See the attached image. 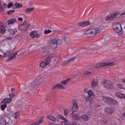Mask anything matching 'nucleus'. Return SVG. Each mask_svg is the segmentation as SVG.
Segmentation results:
<instances>
[{
  "instance_id": "obj_7",
  "label": "nucleus",
  "mask_w": 125,
  "mask_h": 125,
  "mask_svg": "<svg viewBox=\"0 0 125 125\" xmlns=\"http://www.w3.org/2000/svg\"><path fill=\"white\" fill-rule=\"evenodd\" d=\"M56 42V40H52L50 42V46L51 48L52 49H54L57 47V44Z\"/></svg>"
},
{
  "instance_id": "obj_56",
  "label": "nucleus",
  "mask_w": 125,
  "mask_h": 125,
  "mask_svg": "<svg viewBox=\"0 0 125 125\" xmlns=\"http://www.w3.org/2000/svg\"><path fill=\"white\" fill-rule=\"evenodd\" d=\"M76 125V122L75 121H73V122L72 123H70L69 125Z\"/></svg>"
},
{
  "instance_id": "obj_33",
  "label": "nucleus",
  "mask_w": 125,
  "mask_h": 125,
  "mask_svg": "<svg viewBox=\"0 0 125 125\" xmlns=\"http://www.w3.org/2000/svg\"><path fill=\"white\" fill-rule=\"evenodd\" d=\"M19 112H15L12 115V116L15 119H17L19 116Z\"/></svg>"
},
{
  "instance_id": "obj_18",
  "label": "nucleus",
  "mask_w": 125,
  "mask_h": 125,
  "mask_svg": "<svg viewBox=\"0 0 125 125\" xmlns=\"http://www.w3.org/2000/svg\"><path fill=\"white\" fill-rule=\"evenodd\" d=\"M50 50V47L49 46H44L43 47L42 51L44 52H48Z\"/></svg>"
},
{
  "instance_id": "obj_12",
  "label": "nucleus",
  "mask_w": 125,
  "mask_h": 125,
  "mask_svg": "<svg viewBox=\"0 0 125 125\" xmlns=\"http://www.w3.org/2000/svg\"><path fill=\"white\" fill-rule=\"evenodd\" d=\"M12 100V99L9 98H5L3 99L1 102V104H9Z\"/></svg>"
},
{
  "instance_id": "obj_60",
  "label": "nucleus",
  "mask_w": 125,
  "mask_h": 125,
  "mask_svg": "<svg viewBox=\"0 0 125 125\" xmlns=\"http://www.w3.org/2000/svg\"><path fill=\"white\" fill-rule=\"evenodd\" d=\"M47 117L49 119L51 120L52 119V118H53V117L52 116L50 115H48Z\"/></svg>"
},
{
  "instance_id": "obj_53",
  "label": "nucleus",
  "mask_w": 125,
  "mask_h": 125,
  "mask_svg": "<svg viewBox=\"0 0 125 125\" xmlns=\"http://www.w3.org/2000/svg\"><path fill=\"white\" fill-rule=\"evenodd\" d=\"M68 110L67 109H65L64 111V115L66 116L67 114L68 113Z\"/></svg>"
},
{
  "instance_id": "obj_42",
  "label": "nucleus",
  "mask_w": 125,
  "mask_h": 125,
  "mask_svg": "<svg viewBox=\"0 0 125 125\" xmlns=\"http://www.w3.org/2000/svg\"><path fill=\"white\" fill-rule=\"evenodd\" d=\"M58 88L61 89H65V88L62 84H58Z\"/></svg>"
},
{
  "instance_id": "obj_41",
  "label": "nucleus",
  "mask_w": 125,
  "mask_h": 125,
  "mask_svg": "<svg viewBox=\"0 0 125 125\" xmlns=\"http://www.w3.org/2000/svg\"><path fill=\"white\" fill-rule=\"evenodd\" d=\"M17 30L16 28L13 29L12 30H11V31H10V33L11 34L14 35L15 34V32L17 31Z\"/></svg>"
},
{
  "instance_id": "obj_6",
  "label": "nucleus",
  "mask_w": 125,
  "mask_h": 125,
  "mask_svg": "<svg viewBox=\"0 0 125 125\" xmlns=\"http://www.w3.org/2000/svg\"><path fill=\"white\" fill-rule=\"evenodd\" d=\"M38 85L37 83H36L35 80L33 81L30 83L28 87V89L30 91H32L36 87V86Z\"/></svg>"
},
{
  "instance_id": "obj_30",
  "label": "nucleus",
  "mask_w": 125,
  "mask_h": 125,
  "mask_svg": "<svg viewBox=\"0 0 125 125\" xmlns=\"http://www.w3.org/2000/svg\"><path fill=\"white\" fill-rule=\"evenodd\" d=\"M72 118L77 121H78L79 120V117L78 115L74 114L72 115Z\"/></svg>"
},
{
  "instance_id": "obj_63",
  "label": "nucleus",
  "mask_w": 125,
  "mask_h": 125,
  "mask_svg": "<svg viewBox=\"0 0 125 125\" xmlns=\"http://www.w3.org/2000/svg\"><path fill=\"white\" fill-rule=\"evenodd\" d=\"M30 125H38L37 122L33 123L30 124Z\"/></svg>"
},
{
  "instance_id": "obj_3",
  "label": "nucleus",
  "mask_w": 125,
  "mask_h": 125,
  "mask_svg": "<svg viewBox=\"0 0 125 125\" xmlns=\"http://www.w3.org/2000/svg\"><path fill=\"white\" fill-rule=\"evenodd\" d=\"M120 14V13L118 11L112 12L107 16L106 19V21H113L117 15H119Z\"/></svg>"
},
{
  "instance_id": "obj_2",
  "label": "nucleus",
  "mask_w": 125,
  "mask_h": 125,
  "mask_svg": "<svg viewBox=\"0 0 125 125\" xmlns=\"http://www.w3.org/2000/svg\"><path fill=\"white\" fill-rule=\"evenodd\" d=\"M9 119L7 116L3 115L0 119V125H13L12 122L9 123Z\"/></svg>"
},
{
  "instance_id": "obj_50",
  "label": "nucleus",
  "mask_w": 125,
  "mask_h": 125,
  "mask_svg": "<svg viewBox=\"0 0 125 125\" xmlns=\"http://www.w3.org/2000/svg\"><path fill=\"white\" fill-rule=\"evenodd\" d=\"M92 73L88 71H85L84 73L83 74L87 76L89 74H91Z\"/></svg>"
},
{
  "instance_id": "obj_28",
  "label": "nucleus",
  "mask_w": 125,
  "mask_h": 125,
  "mask_svg": "<svg viewBox=\"0 0 125 125\" xmlns=\"http://www.w3.org/2000/svg\"><path fill=\"white\" fill-rule=\"evenodd\" d=\"M48 65L47 63L43 61H42L40 64V66L42 68H44L46 66Z\"/></svg>"
},
{
  "instance_id": "obj_14",
  "label": "nucleus",
  "mask_w": 125,
  "mask_h": 125,
  "mask_svg": "<svg viewBox=\"0 0 125 125\" xmlns=\"http://www.w3.org/2000/svg\"><path fill=\"white\" fill-rule=\"evenodd\" d=\"M22 6L23 5L22 3L20 4L19 3L16 2L13 4L12 6V8L13 9L19 8L22 7Z\"/></svg>"
},
{
  "instance_id": "obj_22",
  "label": "nucleus",
  "mask_w": 125,
  "mask_h": 125,
  "mask_svg": "<svg viewBox=\"0 0 125 125\" xmlns=\"http://www.w3.org/2000/svg\"><path fill=\"white\" fill-rule=\"evenodd\" d=\"M105 112L107 114H110L113 112V110L111 108H109L108 107H106L105 108Z\"/></svg>"
},
{
  "instance_id": "obj_29",
  "label": "nucleus",
  "mask_w": 125,
  "mask_h": 125,
  "mask_svg": "<svg viewBox=\"0 0 125 125\" xmlns=\"http://www.w3.org/2000/svg\"><path fill=\"white\" fill-rule=\"evenodd\" d=\"M83 120L88 121L89 120V118L88 117L87 115H84L81 116V117Z\"/></svg>"
},
{
  "instance_id": "obj_47",
  "label": "nucleus",
  "mask_w": 125,
  "mask_h": 125,
  "mask_svg": "<svg viewBox=\"0 0 125 125\" xmlns=\"http://www.w3.org/2000/svg\"><path fill=\"white\" fill-rule=\"evenodd\" d=\"M15 10H10L7 12V13L8 14L10 15L11 13H13L14 12Z\"/></svg>"
},
{
  "instance_id": "obj_34",
  "label": "nucleus",
  "mask_w": 125,
  "mask_h": 125,
  "mask_svg": "<svg viewBox=\"0 0 125 125\" xmlns=\"http://www.w3.org/2000/svg\"><path fill=\"white\" fill-rule=\"evenodd\" d=\"M71 79V78H67L66 80L62 81L61 82V83L62 84L65 85Z\"/></svg>"
},
{
  "instance_id": "obj_21",
  "label": "nucleus",
  "mask_w": 125,
  "mask_h": 125,
  "mask_svg": "<svg viewBox=\"0 0 125 125\" xmlns=\"http://www.w3.org/2000/svg\"><path fill=\"white\" fill-rule=\"evenodd\" d=\"M12 114L11 113V111L10 108L9 109H8L6 111V112L4 114V115H5V116H10V115H11Z\"/></svg>"
},
{
  "instance_id": "obj_55",
  "label": "nucleus",
  "mask_w": 125,
  "mask_h": 125,
  "mask_svg": "<svg viewBox=\"0 0 125 125\" xmlns=\"http://www.w3.org/2000/svg\"><path fill=\"white\" fill-rule=\"evenodd\" d=\"M117 96L118 97L121 98V95H122V94L120 92H118L116 94Z\"/></svg>"
},
{
  "instance_id": "obj_36",
  "label": "nucleus",
  "mask_w": 125,
  "mask_h": 125,
  "mask_svg": "<svg viewBox=\"0 0 125 125\" xmlns=\"http://www.w3.org/2000/svg\"><path fill=\"white\" fill-rule=\"evenodd\" d=\"M27 28L26 27V26H25L24 25V23H23L21 25V30H22V31H25L27 29Z\"/></svg>"
},
{
  "instance_id": "obj_26",
  "label": "nucleus",
  "mask_w": 125,
  "mask_h": 125,
  "mask_svg": "<svg viewBox=\"0 0 125 125\" xmlns=\"http://www.w3.org/2000/svg\"><path fill=\"white\" fill-rule=\"evenodd\" d=\"M110 98L106 96H103V100L105 103L108 104Z\"/></svg>"
},
{
  "instance_id": "obj_45",
  "label": "nucleus",
  "mask_w": 125,
  "mask_h": 125,
  "mask_svg": "<svg viewBox=\"0 0 125 125\" xmlns=\"http://www.w3.org/2000/svg\"><path fill=\"white\" fill-rule=\"evenodd\" d=\"M68 122V121H62L61 123L62 125H69V124L67 123Z\"/></svg>"
},
{
  "instance_id": "obj_1",
  "label": "nucleus",
  "mask_w": 125,
  "mask_h": 125,
  "mask_svg": "<svg viewBox=\"0 0 125 125\" xmlns=\"http://www.w3.org/2000/svg\"><path fill=\"white\" fill-rule=\"evenodd\" d=\"M99 30L98 28L92 29L86 31L85 34L89 37H92L95 36L98 32Z\"/></svg>"
},
{
  "instance_id": "obj_43",
  "label": "nucleus",
  "mask_w": 125,
  "mask_h": 125,
  "mask_svg": "<svg viewBox=\"0 0 125 125\" xmlns=\"http://www.w3.org/2000/svg\"><path fill=\"white\" fill-rule=\"evenodd\" d=\"M51 31L50 30H45L44 31V33L45 34H47L51 33Z\"/></svg>"
},
{
  "instance_id": "obj_46",
  "label": "nucleus",
  "mask_w": 125,
  "mask_h": 125,
  "mask_svg": "<svg viewBox=\"0 0 125 125\" xmlns=\"http://www.w3.org/2000/svg\"><path fill=\"white\" fill-rule=\"evenodd\" d=\"M78 25L79 27H84V24L83 22H78Z\"/></svg>"
},
{
  "instance_id": "obj_37",
  "label": "nucleus",
  "mask_w": 125,
  "mask_h": 125,
  "mask_svg": "<svg viewBox=\"0 0 125 125\" xmlns=\"http://www.w3.org/2000/svg\"><path fill=\"white\" fill-rule=\"evenodd\" d=\"M67 35H66L64 34L62 37V38L61 40L62 41V43L64 42H65L66 40L67 39Z\"/></svg>"
},
{
  "instance_id": "obj_19",
  "label": "nucleus",
  "mask_w": 125,
  "mask_h": 125,
  "mask_svg": "<svg viewBox=\"0 0 125 125\" xmlns=\"http://www.w3.org/2000/svg\"><path fill=\"white\" fill-rule=\"evenodd\" d=\"M117 104V102L114 100L110 98L108 104H112L114 105H116Z\"/></svg>"
},
{
  "instance_id": "obj_40",
  "label": "nucleus",
  "mask_w": 125,
  "mask_h": 125,
  "mask_svg": "<svg viewBox=\"0 0 125 125\" xmlns=\"http://www.w3.org/2000/svg\"><path fill=\"white\" fill-rule=\"evenodd\" d=\"M56 42L57 43V45H60L62 43V40L61 39H57L56 40Z\"/></svg>"
},
{
  "instance_id": "obj_31",
  "label": "nucleus",
  "mask_w": 125,
  "mask_h": 125,
  "mask_svg": "<svg viewBox=\"0 0 125 125\" xmlns=\"http://www.w3.org/2000/svg\"><path fill=\"white\" fill-rule=\"evenodd\" d=\"M34 10V8L33 7H32L30 8H28L25 10V12L26 13H27L29 12H31L32 11Z\"/></svg>"
},
{
  "instance_id": "obj_35",
  "label": "nucleus",
  "mask_w": 125,
  "mask_h": 125,
  "mask_svg": "<svg viewBox=\"0 0 125 125\" xmlns=\"http://www.w3.org/2000/svg\"><path fill=\"white\" fill-rule=\"evenodd\" d=\"M7 104H2L0 106L1 110L2 111L4 110L7 107Z\"/></svg>"
},
{
  "instance_id": "obj_32",
  "label": "nucleus",
  "mask_w": 125,
  "mask_h": 125,
  "mask_svg": "<svg viewBox=\"0 0 125 125\" xmlns=\"http://www.w3.org/2000/svg\"><path fill=\"white\" fill-rule=\"evenodd\" d=\"M75 59V58L74 57L71 58H70V59H68L64 63L65 65L66 64V63L67 64L68 63H69L70 62H72L74 61Z\"/></svg>"
},
{
  "instance_id": "obj_17",
  "label": "nucleus",
  "mask_w": 125,
  "mask_h": 125,
  "mask_svg": "<svg viewBox=\"0 0 125 125\" xmlns=\"http://www.w3.org/2000/svg\"><path fill=\"white\" fill-rule=\"evenodd\" d=\"M43 80L44 79L43 78L40 77L39 78H36L35 80V81L36 83H37L38 85H39L43 81Z\"/></svg>"
},
{
  "instance_id": "obj_51",
  "label": "nucleus",
  "mask_w": 125,
  "mask_h": 125,
  "mask_svg": "<svg viewBox=\"0 0 125 125\" xmlns=\"http://www.w3.org/2000/svg\"><path fill=\"white\" fill-rule=\"evenodd\" d=\"M24 24L25 26L28 28V27L30 25V24L27 21L25 23H24Z\"/></svg>"
},
{
  "instance_id": "obj_57",
  "label": "nucleus",
  "mask_w": 125,
  "mask_h": 125,
  "mask_svg": "<svg viewBox=\"0 0 125 125\" xmlns=\"http://www.w3.org/2000/svg\"><path fill=\"white\" fill-rule=\"evenodd\" d=\"M102 121L105 124H106L107 123V119H103L102 120Z\"/></svg>"
},
{
  "instance_id": "obj_10",
  "label": "nucleus",
  "mask_w": 125,
  "mask_h": 125,
  "mask_svg": "<svg viewBox=\"0 0 125 125\" xmlns=\"http://www.w3.org/2000/svg\"><path fill=\"white\" fill-rule=\"evenodd\" d=\"M113 29H118V28L121 29V24L118 22H115L114 24H113Z\"/></svg>"
},
{
  "instance_id": "obj_58",
  "label": "nucleus",
  "mask_w": 125,
  "mask_h": 125,
  "mask_svg": "<svg viewBox=\"0 0 125 125\" xmlns=\"http://www.w3.org/2000/svg\"><path fill=\"white\" fill-rule=\"evenodd\" d=\"M117 88H121L122 87V86L121 84H118L117 85Z\"/></svg>"
},
{
  "instance_id": "obj_4",
  "label": "nucleus",
  "mask_w": 125,
  "mask_h": 125,
  "mask_svg": "<svg viewBox=\"0 0 125 125\" xmlns=\"http://www.w3.org/2000/svg\"><path fill=\"white\" fill-rule=\"evenodd\" d=\"M120 14V13L118 11L112 12L107 16L106 19V21H113L117 15H119Z\"/></svg>"
},
{
  "instance_id": "obj_52",
  "label": "nucleus",
  "mask_w": 125,
  "mask_h": 125,
  "mask_svg": "<svg viewBox=\"0 0 125 125\" xmlns=\"http://www.w3.org/2000/svg\"><path fill=\"white\" fill-rule=\"evenodd\" d=\"M43 119L42 118H40V120L37 122L38 124L39 125L42 122H43Z\"/></svg>"
},
{
  "instance_id": "obj_20",
  "label": "nucleus",
  "mask_w": 125,
  "mask_h": 125,
  "mask_svg": "<svg viewBox=\"0 0 125 125\" xmlns=\"http://www.w3.org/2000/svg\"><path fill=\"white\" fill-rule=\"evenodd\" d=\"M98 81L97 80L94 79L91 82V85L92 88L96 86V85H97Z\"/></svg>"
},
{
  "instance_id": "obj_8",
  "label": "nucleus",
  "mask_w": 125,
  "mask_h": 125,
  "mask_svg": "<svg viewBox=\"0 0 125 125\" xmlns=\"http://www.w3.org/2000/svg\"><path fill=\"white\" fill-rule=\"evenodd\" d=\"M104 85L107 89H111L113 88V87L111 83L108 80H106L104 83Z\"/></svg>"
},
{
  "instance_id": "obj_16",
  "label": "nucleus",
  "mask_w": 125,
  "mask_h": 125,
  "mask_svg": "<svg viewBox=\"0 0 125 125\" xmlns=\"http://www.w3.org/2000/svg\"><path fill=\"white\" fill-rule=\"evenodd\" d=\"M16 19H10L8 21H7L5 22V24L8 23V25H9L10 24H13V23L16 22Z\"/></svg>"
},
{
  "instance_id": "obj_11",
  "label": "nucleus",
  "mask_w": 125,
  "mask_h": 125,
  "mask_svg": "<svg viewBox=\"0 0 125 125\" xmlns=\"http://www.w3.org/2000/svg\"><path fill=\"white\" fill-rule=\"evenodd\" d=\"M18 52H16L14 53H13L12 54V55H11L8 57V59L7 60V61H10L13 59L15 58L16 55H17Z\"/></svg>"
},
{
  "instance_id": "obj_54",
  "label": "nucleus",
  "mask_w": 125,
  "mask_h": 125,
  "mask_svg": "<svg viewBox=\"0 0 125 125\" xmlns=\"http://www.w3.org/2000/svg\"><path fill=\"white\" fill-rule=\"evenodd\" d=\"M59 118L60 119H62L64 121H67V120L65 118H64L61 115H60L59 117Z\"/></svg>"
},
{
  "instance_id": "obj_61",
  "label": "nucleus",
  "mask_w": 125,
  "mask_h": 125,
  "mask_svg": "<svg viewBox=\"0 0 125 125\" xmlns=\"http://www.w3.org/2000/svg\"><path fill=\"white\" fill-rule=\"evenodd\" d=\"M122 95L121 96V98L125 99V94H122Z\"/></svg>"
},
{
  "instance_id": "obj_5",
  "label": "nucleus",
  "mask_w": 125,
  "mask_h": 125,
  "mask_svg": "<svg viewBox=\"0 0 125 125\" xmlns=\"http://www.w3.org/2000/svg\"><path fill=\"white\" fill-rule=\"evenodd\" d=\"M114 63L113 62H107L97 64L95 66L96 67H102L104 66H112L114 65Z\"/></svg>"
},
{
  "instance_id": "obj_62",
  "label": "nucleus",
  "mask_w": 125,
  "mask_h": 125,
  "mask_svg": "<svg viewBox=\"0 0 125 125\" xmlns=\"http://www.w3.org/2000/svg\"><path fill=\"white\" fill-rule=\"evenodd\" d=\"M58 84H56L55 85H54L53 86L52 89H54V88H56L57 87H58Z\"/></svg>"
},
{
  "instance_id": "obj_49",
  "label": "nucleus",
  "mask_w": 125,
  "mask_h": 125,
  "mask_svg": "<svg viewBox=\"0 0 125 125\" xmlns=\"http://www.w3.org/2000/svg\"><path fill=\"white\" fill-rule=\"evenodd\" d=\"M13 3L12 2H9L8 3V5H7V7L9 8H10L11 6L12 7V6H13Z\"/></svg>"
},
{
  "instance_id": "obj_23",
  "label": "nucleus",
  "mask_w": 125,
  "mask_h": 125,
  "mask_svg": "<svg viewBox=\"0 0 125 125\" xmlns=\"http://www.w3.org/2000/svg\"><path fill=\"white\" fill-rule=\"evenodd\" d=\"M86 100L87 102L88 103V104H90L93 100V99L90 96H88L86 98Z\"/></svg>"
},
{
  "instance_id": "obj_48",
  "label": "nucleus",
  "mask_w": 125,
  "mask_h": 125,
  "mask_svg": "<svg viewBox=\"0 0 125 125\" xmlns=\"http://www.w3.org/2000/svg\"><path fill=\"white\" fill-rule=\"evenodd\" d=\"M52 120L54 122H56L57 124H58V123L59 122L58 120L57 119L53 117V118H52Z\"/></svg>"
},
{
  "instance_id": "obj_9",
  "label": "nucleus",
  "mask_w": 125,
  "mask_h": 125,
  "mask_svg": "<svg viewBox=\"0 0 125 125\" xmlns=\"http://www.w3.org/2000/svg\"><path fill=\"white\" fill-rule=\"evenodd\" d=\"M30 35L33 38H34L35 37L37 38L40 37V35L38 34L37 31H32L30 33Z\"/></svg>"
},
{
  "instance_id": "obj_44",
  "label": "nucleus",
  "mask_w": 125,
  "mask_h": 125,
  "mask_svg": "<svg viewBox=\"0 0 125 125\" xmlns=\"http://www.w3.org/2000/svg\"><path fill=\"white\" fill-rule=\"evenodd\" d=\"M9 98H11L12 99L15 96V94L13 93H11L9 94Z\"/></svg>"
},
{
  "instance_id": "obj_24",
  "label": "nucleus",
  "mask_w": 125,
  "mask_h": 125,
  "mask_svg": "<svg viewBox=\"0 0 125 125\" xmlns=\"http://www.w3.org/2000/svg\"><path fill=\"white\" fill-rule=\"evenodd\" d=\"M5 26L2 25L1 26L0 28V32L1 34H4L5 32Z\"/></svg>"
},
{
  "instance_id": "obj_39",
  "label": "nucleus",
  "mask_w": 125,
  "mask_h": 125,
  "mask_svg": "<svg viewBox=\"0 0 125 125\" xmlns=\"http://www.w3.org/2000/svg\"><path fill=\"white\" fill-rule=\"evenodd\" d=\"M87 93L89 95V96H93V95H94V94L93 91L91 90H90L89 91H88Z\"/></svg>"
},
{
  "instance_id": "obj_27",
  "label": "nucleus",
  "mask_w": 125,
  "mask_h": 125,
  "mask_svg": "<svg viewBox=\"0 0 125 125\" xmlns=\"http://www.w3.org/2000/svg\"><path fill=\"white\" fill-rule=\"evenodd\" d=\"M114 30L119 35H120L122 33L123 31L122 28L121 27V29H120L119 28H118V29H114Z\"/></svg>"
},
{
  "instance_id": "obj_15",
  "label": "nucleus",
  "mask_w": 125,
  "mask_h": 125,
  "mask_svg": "<svg viewBox=\"0 0 125 125\" xmlns=\"http://www.w3.org/2000/svg\"><path fill=\"white\" fill-rule=\"evenodd\" d=\"M78 108L77 102L76 101H75L73 103V106L71 109L76 111L78 110Z\"/></svg>"
},
{
  "instance_id": "obj_13",
  "label": "nucleus",
  "mask_w": 125,
  "mask_h": 125,
  "mask_svg": "<svg viewBox=\"0 0 125 125\" xmlns=\"http://www.w3.org/2000/svg\"><path fill=\"white\" fill-rule=\"evenodd\" d=\"M92 22H89V21H83L84 27H86L87 26L90 25L91 24H93L94 23V20L93 19H92Z\"/></svg>"
},
{
  "instance_id": "obj_64",
  "label": "nucleus",
  "mask_w": 125,
  "mask_h": 125,
  "mask_svg": "<svg viewBox=\"0 0 125 125\" xmlns=\"http://www.w3.org/2000/svg\"><path fill=\"white\" fill-rule=\"evenodd\" d=\"M18 20L19 21H21L23 19L22 18L20 17L18 18Z\"/></svg>"
},
{
  "instance_id": "obj_25",
  "label": "nucleus",
  "mask_w": 125,
  "mask_h": 125,
  "mask_svg": "<svg viewBox=\"0 0 125 125\" xmlns=\"http://www.w3.org/2000/svg\"><path fill=\"white\" fill-rule=\"evenodd\" d=\"M51 60V57L50 56H48L46 58L45 60L44 61L46 63H47L48 65L50 64V62Z\"/></svg>"
},
{
  "instance_id": "obj_59",
  "label": "nucleus",
  "mask_w": 125,
  "mask_h": 125,
  "mask_svg": "<svg viewBox=\"0 0 125 125\" xmlns=\"http://www.w3.org/2000/svg\"><path fill=\"white\" fill-rule=\"evenodd\" d=\"M3 8L0 4V12L2 11L3 10Z\"/></svg>"
},
{
  "instance_id": "obj_38",
  "label": "nucleus",
  "mask_w": 125,
  "mask_h": 125,
  "mask_svg": "<svg viewBox=\"0 0 125 125\" xmlns=\"http://www.w3.org/2000/svg\"><path fill=\"white\" fill-rule=\"evenodd\" d=\"M5 52H5L3 53V55L4 56V57L9 55L10 54V51H6Z\"/></svg>"
}]
</instances>
